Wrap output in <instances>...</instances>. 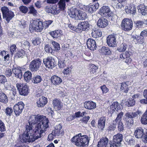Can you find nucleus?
<instances>
[{"label": "nucleus", "instance_id": "obj_16", "mask_svg": "<svg viewBox=\"0 0 147 147\" xmlns=\"http://www.w3.org/2000/svg\"><path fill=\"white\" fill-rule=\"evenodd\" d=\"M122 108V105L119 104L118 102H114L110 106L109 112L111 113L112 114L115 110L117 111Z\"/></svg>", "mask_w": 147, "mask_h": 147}, {"label": "nucleus", "instance_id": "obj_50", "mask_svg": "<svg viewBox=\"0 0 147 147\" xmlns=\"http://www.w3.org/2000/svg\"><path fill=\"white\" fill-rule=\"evenodd\" d=\"M134 24L136 28H142L143 25V22L141 20H137L134 22Z\"/></svg>", "mask_w": 147, "mask_h": 147}, {"label": "nucleus", "instance_id": "obj_25", "mask_svg": "<svg viewBox=\"0 0 147 147\" xmlns=\"http://www.w3.org/2000/svg\"><path fill=\"white\" fill-rule=\"evenodd\" d=\"M144 134V129L141 127L136 128L134 132L135 137L137 138H141Z\"/></svg>", "mask_w": 147, "mask_h": 147}, {"label": "nucleus", "instance_id": "obj_15", "mask_svg": "<svg viewBox=\"0 0 147 147\" xmlns=\"http://www.w3.org/2000/svg\"><path fill=\"white\" fill-rule=\"evenodd\" d=\"M78 27L79 30L80 32H78V33H81L82 30L88 31L90 28V25L87 21H84L79 23L78 26Z\"/></svg>", "mask_w": 147, "mask_h": 147}, {"label": "nucleus", "instance_id": "obj_32", "mask_svg": "<svg viewBox=\"0 0 147 147\" xmlns=\"http://www.w3.org/2000/svg\"><path fill=\"white\" fill-rule=\"evenodd\" d=\"M61 30H60L51 31L49 32V34L53 38L57 39L61 36Z\"/></svg>", "mask_w": 147, "mask_h": 147}, {"label": "nucleus", "instance_id": "obj_3", "mask_svg": "<svg viewBox=\"0 0 147 147\" xmlns=\"http://www.w3.org/2000/svg\"><path fill=\"white\" fill-rule=\"evenodd\" d=\"M140 114L139 111L128 112L125 115L124 121L125 124L129 128H131L134 124V118L137 117Z\"/></svg>", "mask_w": 147, "mask_h": 147}, {"label": "nucleus", "instance_id": "obj_12", "mask_svg": "<svg viewBox=\"0 0 147 147\" xmlns=\"http://www.w3.org/2000/svg\"><path fill=\"white\" fill-rule=\"evenodd\" d=\"M41 61L39 58L33 60L30 63L29 68L32 71H36L39 69Z\"/></svg>", "mask_w": 147, "mask_h": 147}, {"label": "nucleus", "instance_id": "obj_60", "mask_svg": "<svg viewBox=\"0 0 147 147\" xmlns=\"http://www.w3.org/2000/svg\"><path fill=\"white\" fill-rule=\"evenodd\" d=\"M5 131L6 128L5 124L1 119H0V131L2 132Z\"/></svg>", "mask_w": 147, "mask_h": 147}, {"label": "nucleus", "instance_id": "obj_42", "mask_svg": "<svg viewBox=\"0 0 147 147\" xmlns=\"http://www.w3.org/2000/svg\"><path fill=\"white\" fill-rule=\"evenodd\" d=\"M42 80L40 76L39 75L34 76L32 78V82L34 84H38Z\"/></svg>", "mask_w": 147, "mask_h": 147}, {"label": "nucleus", "instance_id": "obj_43", "mask_svg": "<svg viewBox=\"0 0 147 147\" xmlns=\"http://www.w3.org/2000/svg\"><path fill=\"white\" fill-rule=\"evenodd\" d=\"M98 69V67L93 64H90L89 65V69L90 70V73L91 74H94L95 73Z\"/></svg>", "mask_w": 147, "mask_h": 147}, {"label": "nucleus", "instance_id": "obj_53", "mask_svg": "<svg viewBox=\"0 0 147 147\" xmlns=\"http://www.w3.org/2000/svg\"><path fill=\"white\" fill-rule=\"evenodd\" d=\"M13 109L11 107H7L6 108L5 113L7 116H11L13 112Z\"/></svg>", "mask_w": 147, "mask_h": 147}, {"label": "nucleus", "instance_id": "obj_30", "mask_svg": "<svg viewBox=\"0 0 147 147\" xmlns=\"http://www.w3.org/2000/svg\"><path fill=\"white\" fill-rule=\"evenodd\" d=\"M109 142V139L106 137H102L98 142L97 147H106Z\"/></svg>", "mask_w": 147, "mask_h": 147}, {"label": "nucleus", "instance_id": "obj_2", "mask_svg": "<svg viewBox=\"0 0 147 147\" xmlns=\"http://www.w3.org/2000/svg\"><path fill=\"white\" fill-rule=\"evenodd\" d=\"M90 138L87 135L82 136L79 133L71 139V142L78 147H86L89 144Z\"/></svg>", "mask_w": 147, "mask_h": 147}, {"label": "nucleus", "instance_id": "obj_31", "mask_svg": "<svg viewBox=\"0 0 147 147\" xmlns=\"http://www.w3.org/2000/svg\"><path fill=\"white\" fill-rule=\"evenodd\" d=\"M137 8L139 12L142 15H147V6L144 5L140 4L138 6Z\"/></svg>", "mask_w": 147, "mask_h": 147}, {"label": "nucleus", "instance_id": "obj_28", "mask_svg": "<svg viewBox=\"0 0 147 147\" xmlns=\"http://www.w3.org/2000/svg\"><path fill=\"white\" fill-rule=\"evenodd\" d=\"M84 107L87 109L91 110L96 108V104L92 101H86L84 103Z\"/></svg>", "mask_w": 147, "mask_h": 147}, {"label": "nucleus", "instance_id": "obj_29", "mask_svg": "<svg viewBox=\"0 0 147 147\" xmlns=\"http://www.w3.org/2000/svg\"><path fill=\"white\" fill-rule=\"evenodd\" d=\"M80 11L77 8L72 9L70 10L69 14L72 18H73L75 20H78L76 18L78 17V16H79L78 15Z\"/></svg>", "mask_w": 147, "mask_h": 147}, {"label": "nucleus", "instance_id": "obj_36", "mask_svg": "<svg viewBox=\"0 0 147 147\" xmlns=\"http://www.w3.org/2000/svg\"><path fill=\"white\" fill-rule=\"evenodd\" d=\"M24 81L27 82H29L32 79V74L31 72L29 71H26L23 75Z\"/></svg>", "mask_w": 147, "mask_h": 147}, {"label": "nucleus", "instance_id": "obj_51", "mask_svg": "<svg viewBox=\"0 0 147 147\" xmlns=\"http://www.w3.org/2000/svg\"><path fill=\"white\" fill-rule=\"evenodd\" d=\"M19 9L20 12L24 14L26 13L28 11V7L23 5L20 6Z\"/></svg>", "mask_w": 147, "mask_h": 147}, {"label": "nucleus", "instance_id": "obj_20", "mask_svg": "<svg viewBox=\"0 0 147 147\" xmlns=\"http://www.w3.org/2000/svg\"><path fill=\"white\" fill-rule=\"evenodd\" d=\"M25 68L19 67H15L14 69V71H13L15 77L17 78L21 79L22 77V71Z\"/></svg>", "mask_w": 147, "mask_h": 147}, {"label": "nucleus", "instance_id": "obj_58", "mask_svg": "<svg viewBox=\"0 0 147 147\" xmlns=\"http://www.w3.org/2000/svg\"><path fill=\"white\" fill-rule=\"evenodd\" d=\"M45 50L46 52L51 53H53L52 49L49 44H47L45 46Z\"/></svg>", "mask_w": 147, "mask_h": 147}, {"label": "nucleus", "instance_id": "obj_33", "mask_svg": "<svg viewBox=\"0 0 147 147\" xmlns=\"http://www.w3.org/2000/svg\"><path fill=\"white\" fill-rule=\"evenodd\" d=\"M62 126L61 124H59L55 127V129L53 131V133L55 135L59 136L62 134L63 132L62 130Z\"/></svg>", "mask_w": 147, "mask_h": 147}, {"label": "nucleus", "instance_id": "obj_64", "mask_svg": "<svg viewBox=\"0 0 147 147\" xmlns=\"http://www.w3.org/2000/svg\"><path fill=\"white\" fill-rule=\"evenodd\" d=\"M116 128V124L114 122L112 123L109 126L108 128V130L109 131H113L115 130Z\"/></svg>", "mask_w": 147, "mask_h": 147}, {"label": "nucleus", "instance_id": "obj_37", "mask_svg": "<svg viewBox=\"0 0 147 147\" xmlns=\"http://www.w3.org/2000/svg\"><path fill=\"white\" fill-rule=\"evenodd\" d=\"M120 84H121L120 88L121 91L124 93H127L129 90L128 85L125 82L121 83Z\"/></svg>", "mask_w": 147, "mask_h": 147}, {"label": "nucleus", "instance_id": "obj_61", "mask_svg": "<svg viewBox=\"0 0 147 147\" xmlns=\"http://www.w3.org/2000/svg\"><path fill=\"white\" fill-rule=\"evenodd\" d=\"M17 47L16 45L13 44L11 45L10 47V50L11 53V55H13L14 53L16 51Z\"/></svg>", "mask_w": 147, "mask_h": 147}, {"label": "nucleus", "instance_id": "obj_59", "mask_svg": "<svg viewBox=\"0 0 147 147\" xmlns=\"http://www.w3.org/2000/svg\"><path fill=\"white\" fill-rule=\"evenodd\" d=\"M71 72V68L70 67H67L66 69H64L63 73L64 75H69Z\"/></svg>", "mask_w": 147, "mask_h": 147}, {"label": "nucleus", "instance_id": "obj_47", "mask_svg": "<svg viewBox=\"0 0 147 147\" xmlns=\"http://www.w3.org/2000/svg\"><path fill=\"white\" fill-rule=\"evenodd\" d=\"M134 39L136 40L138 43L141 44L144 43L145 40V38L140 36H135Z\"/></svg>", "mask_w": 147, "mask_h": 147}, {"label": "nucleus", "instance_id": "obj_24", "mask_svg": "<svg viewBox=\"0 0 147 147\" xmlns=\"http://www.w3.org/2000/svg\"><path fill=\"white\" fill-rule=\"evenodd\" d=\"M48 102L47 98L44 96H42L39 98L37 102V105L38 107H43L45 106Z\"/></svg>", "mask_w": 147, "mask_h": 147}, {"label": "nucleus", "instance_id": "obj_13", "mask_svg": "<svg viewBox=\"0 0 147 147\" xmlns=\"http://www.w3.org/2000/svg\"><path fill=\"white\" fill-rule=\"evenodd\" d=\"M45 11L47 13L53 15H57L60 12L59 9H58L57 5H48L45 7Z\"/></svg>", "mask_w": 147, "mask_h": 147}, {"label": "nucleus", "instance_id": "obj_9", "mask_svg": "<svg viewBox=\"0 0 147 147\" xmlns=\"http://www.w3.org/2000/svg\"><path fill=\"white\" fill-rule=\"evenodd\" d=\"M24 104L22 101L18 102L15 104L13 107V110L16 117L19 116L23 110Z\"/></svg>", "mask_w": 147, "mask_h": 147}, {"label": "nucleus", "instance_id": "obj_11", "mask_svg": "<svg viewBox=\"0 0 147 147\" xmlns=\"http://www.w3.org/2000/svg\"><path fill=\"white\" fill-rule=\"evenodd\" d=\"M98 13L102 17L106 18L112 16V13L108 6H103L100 9Z\"/></svg>", "mask_w": 147, "mask_h": 147}, {"label": "nucleus", "instance_id": "obj_26", "mask_svg": "<svg viewBox=\"0 0 147 147\" xmlns=\"http://www.w3.org/2000/svg\"><path fill=\"white\" fill-rule=\"evenodd\" d=\"M53 105L54 107L59 111L63 107V105L59 99L55 98L53 100Z\"/></svg>", "mask_w": 147, "mask_h": 147}, {"label": "nucleus", "instance_id": "obj_55", "mask_svg": "<svg viewBox=\"0 0 147 147\" xmlns=\"http://www.w3.org/2000/svg\"><path fill=\"white\" fill-rule=\"evenodd\" d=\"M40 39L38 37L34 38L32 41V43L34 46L39 45L41 43Z\"/></svg>", "mask_w": 147, "mask_h": 147}, {"label": "nucleus", "instance_id": "obj_40", "mask_svg": "<svg viewBox=\"0 0 147 147\" xmlns=\"http://www.w3.org/2000/svg\"><path fill=\"white\" fill-rule=\"evenodd\" d=\"M66 2L64 1V0H59L58 1V5L60 11H63L66 8Z\"/></svg>", "mask_w": 147, "mask_h": 147}, {"label": "nucleus", "instance_id": "obj_41", "mask_svg": "<svg viewBox=\"0 0 147 147\" xmlns=\"http://www.w3.org/2000/svg\"><path fill=\"white\" fill-rule=\"evenodd\" d=\"M127 47V45L125 43H123L120 44L117 48V50L120 52L125 51Z\"/></svg>", "mask_w": 147, "mask_h": 147}, {"label": "nucleus", "instance_id": "obj_8", "mask_svg": "<svg viewBox=\"0 0 147 147\" xmlns=\"http://www.w3.org/2000/svg\"><path fill=\"white\" fill-rule=\"evenodd\" d=\"M123 114V112H121L117 114V117L113 121V122L116 125H118V130L119 132L123 131L124 130L123 125L121 121Z\"/></svg>", "mask_w": 147, "mask_h": 147}, {"label": "nucleus", "instance_id": "obj_7", "mask_svg": "<svg viewBox=\"0 0 147 147\" xmlns=\"http://www.w3.org/2000/svg\"><path fill=\"white\" fill-rule=\"evenodd\" d=\"M16 87L20 95L25 96L29 92V87L26 84L18 83L16 84Z\"/></svg>", "mask_w": 147, "mask_h": 147}, {"label": "nucleus", "instance_id": "obj_4", "mask_svg": "<svg viewBox=\"0 0 147 147\" xmlns=\"http://www.w3.org/2000/svg\"><path fill=\"white\" fill-rule=\"evenodd\" d=\"M43 24V21L40 19H36L34 20L30 26V31L31 32H42L44 28Z\"/></svg>", "mask_w": 147, "mask_h": 147}, {"label": "nucleus", "instance_id": "obj_54", "mask_svg": "<svg viewBox=\"0 0 147 147\" xmlns=\"http://www.w3.org/2000/svg\"><path fill=\"white\" fill-rule=\"evenodd\" d=\"M130 56V52L126 51L125 53H121L120 55V58L122 59L123 60H124L127 57H129Z\"/></svg>", "mask_w": 147, "mask_h": 147}, {"label": "nucleus", "instance_id": "obj_6", "mask_svg": "<svg viewBox=\"0 0 147 147\" xmlns=\"http://www.w3.org/2000/svg\"><path fill=\"white\" fill-rule=\"evenodd\" d=\"M121 26L123 30L126 32H129L132 29L133 21L131 19L124 18L121 22Z\"/></svg>", "mask_w": 147, "mask_h": 147}, {"label": "nucleus", "instance_id": "obj_63", "mask_svg": "<svg viewBox=\"0 0 147 147\" xmlns=\"http://www.w3.org/2000/svg\"><path fill=\"white\" fill-rule=\"evenodd\" d=\"M90 119V117L89 116H85L81 119L80 121L82 123H84L85 124H87L88 121Z\"/></svg>", "mask_w": 147, "mask_h": 147}, {"label": "nucleus", "instance_id": "obj_38", "mask_svg": "<svg viewBox=\"0 0 147 147\" xmlns=\"http://www.w3.org/2000/svg\"><path fill=\"white\" fill-rule=\"evenodd\" d=\"M28 14H32L34 16H37L38 14L37 11L35 9L33 5H30L28 7Z\"/></svg>", "mask_w": 147, "mask_h": 147}, {"label": "nucleus", "instance_id": "obj_45", "mask_svg": "<svg viewBox=\"0 0 147 147\" xmlns=\"http://www.w3.org/2000/svg\"><path fill=\"white\" fill-rule=\"evenodd\" d=\"M78 16H78V17L76 18L78 19V20H85L87 17L86 13L81 11H80V14H79Z\"/></svg>", "mask_w": 147, "mask_h": 147}, {"label": "nucleus", "instance_id": "obj_34", "mask_svg": "<svg viewBox=\"0 0 147 147\" xmlns=\"http://www.w3.org/2000/svg\"><path fill=\"white\" fill-rule=\"evenodd\" d=\"M106 119L105 117H101L98 120L97 126L98 128L103 130L105 126Z\"/></svg>", "mask_w": 147, "mask_h": 147}, {"label": "nucleus", "instance_id": "obj_46", "mask_svg": "<svg viewBox=\"0 0 147 147\" xmlns=\"http://www.w3.org/2000/svg\"><path fill=\"white\" fill-rule=\"evenodd\" d=\"M140 121L141 123L144 125L147 124V113H144L142 116Z\"/></svg>", "mask_w": 147, "mask_h": 147}, {"label": "nucleus", "instance_id": "obj_49", "mask_svg": "<svg viewBox=\"0 0 147 147\" xmlns=\"http://www.w3.org/2000/svg\"><path fill=\"white\" fill-rule=\"evenodd\" d=\"M52 44L53 46L54 51L57 52L60 50V48L58 43L54 41H53L52 42Z\"/></svg>", "mask_w": 147, "mask_h": 147}, {"label": "nucleus", "instance_id": "obj_19", "mask_svg": "<svg viewBox=\"0 0 147 147\" xmlns=\"http://www.w3.org/2000/svg\"><path fill=\"white\" fill-rule=\"evenodd\" d=\"M99 6V4L98 3L95 4L90 3L86 6V9L88 12L92 13L98 9Z\"/></svg>", "mask_w": 147, "mask_h": 147}, {"label": "nucleus", "instance_id": "obj_1", "mask_svg": "<svg viewBox=\"0 0 147 147\" xmlns=\"http://www.w3.org/2000/svg\"><path fill=\"white\" fill-rule=\"evenodd\" d=\"M28 123L26 126V132L19 136V140L22 143L33 142L40 138L49 127V120L42 115H33L30 116Z\"/></svg>", "mask_w": 147, "mask_h": 147}, {"label": "nucleus", "instance_id": "obj_48", "mask_svg": "<svg viewBox=\"0 0 147 147\" xmlns=\"http://www.w3.org/2000/svg\"><path fill=\"white\" fill-rule=\"evenodd\" d=\"M13 70L9 68H7L4 71V74L7 77H10L13 74Z\"/></svg>", "mask_w": 147, "mask_h": 147}, {"label": "nucleus", "instance_id": "obj_39", "mask_svg": "<svg viewBox=\"0 0 147 147\" xmlns=\"http://www.w3.org/2000/svg\"><path fill=\"white\" fill-rule=\"evenodd\" d=\"M0 101L4 103H6L8 102V98L7 95L3 92H0Z\"/></svg>", "mask_w": 147, "mask_h": 147}, {"label": "nucleus", "instance_id": "obj_10", "mask_svg": "<svg viewBox=\"0 0 147 147\" xmlns=\"http://www.w3.org/2000/svg\"><path fill=\"white\" fill-rule=\"evenodd\" d=\"M43 62L45 66L48 68L52 69L57 65L55 59L52 57H48L44 59Z\"/></svg>", "mask_w": 147, "mask_h": 147}, {"label": "nucleus", "instance_id": "obj_27", "mask_svg": "<svg viewBox=\"0 0 147 147\" xmlns=\"http://www.w3.org/2000/svg\"><path fill=\"white\" fill-rule=\"evenodd\" d=\"M123 135L122 134L118 133L113 136L112 141L117 144L120 145L121 142L123 140Z\"/></svg>", "mask_w": 147, "mask_h": 147}, {"label": "nucleus", "instance_id": "obj_5", "mask_svg": "<svg viewBox=\"0 0 147 147\" xmlns=\"http://www.w3.org/2000/svg\"><path fill=\"white\" fill-rule=\"evenodd\" d=\"M1 10L3 18L5 20L7 23H9L15 16L14 13L5 6L2 7Z\"/></svg>", "mask_w": 147, "mask_h": 147}, {"label": "nucleus", "instance_id": "obj_56", "mask_svg": "<svg viewBox=\"0 0 147 147\" xmlns=\"http://www.w3.org/2000/svg\"><path fill=\"white\" fill-rule=\"evenodd\" d=\"M53 22V21L52 20H49L45 21L44 22H43L44 28H45V29L48 28Z\"/></svg>", "mask_w": 147, "mask_h": 147}, {"label": "nucleus", "instance_id": "obj_52", "mask_svg": "<svg viewBox=\"0 0 147 147\" xmlns=\"http://www.w3.org/2000/svg\"><path fill=\"white\" fill-rule=\"evenodd\" d=\"M25 54V51L22 50H19L16 54L15 57H16L19 58L24 56Z\"/></svg>", "mask_w": 147, "mask_h": 147}, {"label": "nucleus", "instance_id": "obj_22", "mask_svg": "<svg viewBox=\"0 0 147 147\" xmlns=\"http://www.w3.org/2000/svg\"><path fill=\"white\" fill-rule=\"evenodd\" d=\"M108 24V22L106 19L104 18H100L97 23V26L100 28H104Z\"/></svg>", "mask_w": 147, "mask_h": 147}, {"label": "nucleus", "instance_id": "obj_21", "mask_svg": "<svg viewBox=\"0 0 147 147\" xmlns=\"http://www.w3.org/2000/svg\"><path fill=\"white\" fill-rule=\"evenodd\" d=\"M102 32L100 29L97 28H94L92 29L91 35L95 38L100 37L102 35Z\"/></svg>", "mask_w": 147, "mask_h": 147}, {"label": "nucleus", "instance_id": "obj_23", "mask_svg": "<svg viewBox=\"0 0 147 147\" xmlns=\"http://www.w3.org/2000/svg\"><path fill=\"white\" fill-rule=\"evenodd\" d=\"M51 80L52 84L55 86L60 84L62 82L61 78L55 75L51 76Z\"/></svg>", "mask_w": 147, "mask_h": 147}, {"label": "nucleus", "instance_id": "obj_14", "mask_svg": "<svg viewBox=\"0 0 147 147\" xmlns=\"http://www.w3.org/2000/svg\"><path fill=\"white\" fill-rule=\"evenodd\" d=\"M116 35L113 34L109 35L107 38V43L111 47H115L116 45Z\"/></svg>", "mask_w": 147, "mask_h": 147}, {"label": "nucleus", "instance_id": "obj_35", "mask_svg": "<svg viewBox=\"0 0 147 147\" xmlns=\"http://www.w3.org/2000/svg\"><path fill=\"white\" fill-rule=\"evenodd\" d=\"M100 51L101 54L103 55H110L112 54L110 49L108 47L103 46L101 48Z\"/></svg>", "mask_w": 147, "mask_h": 147}, {"label": "nucleus", "instance_id": "obj_57", "mask_svg": "<svg viewBox=\"0 0 147 147\" xmlns=\"http://www.w3.org/2000/svg\"><path fill=\"white\" fill-rule=\"evenodd\" d=\"M100 88L102 90V93L103 94H106L109 91V88L107 87L105 84L101 86L100 87Z\"/></svg>", "mask_w": 147, "mask_h": 147}, {"label": "nucleus", "instance_id": "obj_18", "mask_svg": "<svg viewBox=\"0 0 147 147\" xmlns=\"http://www.w3.org/2000/svg\"><path fill=\"white\" fill-rule=\"evenodd\" d=\"M88 48L91 51L95 50L96 48V41L92 39L89 38L86 41Z\"/></svg>", "mask_w": 147, "mask_h": 147}, {"label": "nucleus", "instance_id": "obj_17", "mask_svg": "<svg viewBox=\"0 0 147 147\" xmlns=\"http://www.w3.org/2000/svg\"><path fill=\"white\" fill-rule=\"evenodd\" d=\"M136 5L133 3H130L129 6H127L125 7V11L127 14H135L136 13Z\"/></svg>", "mask_w": 147, "mask_h": 147}, {"label": "nucleus", "instance_id": "obj_44", "mask_svg": "<svg viewBox=\"0 0 147 147\" xmlns=\"http://www.w3.org/2000/svg\"><path fill=\"white\" fill-rule=\"evenodd\" d=\"M135 100L132 98H129L126 102V105L128 107H133L135 105Z\"/></svg>", "mask_w": 147, "mask_h": 147}, {"label": "nucleus", "instance_id": "obj_62", "mask_svg": "<svg viewBox=\"0 0 147 147\" xmlns=\"http://www.w3.org/2000/svg\"><path fill=\"white\" fill-rule=\"evenodd\" d=\"M6 81L7 79L6 77L3 75H0V84H3Z\"/></svg>", "mask_w": 147, "mask_h": 147}]
</instances>
